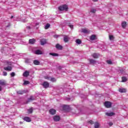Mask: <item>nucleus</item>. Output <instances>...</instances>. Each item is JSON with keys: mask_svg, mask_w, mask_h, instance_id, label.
I'll return each instance as SVG.
<instances>
[{"mask_svg": "<svg viewBox=\"0 0 128 128\" xmlns=\"http://www.w3.org/2000/svg\"><path fill=\"white\" fill-rule=\"evenodd\" d=\"M24 76H30V72L28 71H26L24 74H23Z\"/></svg>", "mask_w": 128, "mask_h": 128, "instance_id": "17", "label": "nucleus"}, {"mask_svg": "<svg viewBox=\"0 0 128 128\" xmlns=\"http://www.w3.org/2000/svg\"><path fill=\"white\" fill-rule=\"evenodd\" d=\"M31 60L30 59L27 58L25 60V62H27L28 64H30V62Z\"/></svg>", "mask_w": 128, "mask_h": 128, "instance_id": "35", "label": "nucleus"}, {"mask_svg": "<svg viewBox=\"0 0 128 128\" xmlns=\"http://www.w3.org/2000/svg\"><path fill=\"white\" fill-rule=\"evenodd\" d=\"M122 82H126V80H128V79L126 77H122Z\"/></svg>", "mask_w": 128, "mask_h": 128, "instance_id": "26", "label": "nucleus"}, {"mask_svg": "<svg viewBox=\"0 0 128 128\" xmlns=\"http://www.w3.org/2000/svg\"><path fill=\"white\" fill-rule=\"evenodd\" d=\"M89 60L90 62V64H96V60L93 59H90Z\"/></svg>", "mask_w": 128, "mask_h": 128, "instance_id": "24", "label": "nucleus"}, {"mask_svg": "<svg viewBox=\"0 0 128 128\" xmlns=\"http://www.w3.org/2000/svg\"><path fill=\"white\" fill-rule=\"evenodd\" d=\"M29 42H30V44H34V42H36V40H34V39H30L29 40Z\"/></svg>", "mask_w": 128, "mask_h": 128, "instance_id": "20", "label": "nucleus"}, {"mask_svg": "<svg viewBox=\"0 0 128 128\" xmlns=\"http://www.w3.org/2000/svg\"><path fill=\"white\" fill-rule=\"evenodd\" d=\"M17 94H24V91L22 90L17 91Z\"/></svg>", "mask_w": 128, "mask_h": 128, "instance_id": "31", "label": "nucleus"}, {"mask_svg": "<svg viewBox=\"0 0 128 128\" xmlns=\"http://www.w3.org/2000/svg\"><path fill=\"white\" fill-rule=\"evenodd\" d=\"M60 36L58 35L55 34L54 35V37L55 38H58Z\"/></svg>", "mask_w": 128, "mask_h": 128, "instance_id": "43", "label": "nucleus"}, {"mask_svg": "<svg viewBox=\"0 0 128 128\" xmlns=\"http://www.w3.org/2000/svg\"><path fill=\"white\" fill-rule=\"evenodd\" d=\"M120 72L121 74H124V68H120Z\"/></svg>", "mask_w": 128, "mask_h": 128, "instance_id": "27", "label": "nucleus"}, {"mask_svg": "<svg viewBox=\"0 0 128 128\" xmlns=\"http://www.w3.org/2000/svg\"><path fill=\"white\" fill-rule=\"evenodd\" d=\"M7 74H8V73L6 72H3V76H7Z\"/></svg>", "mask_w": 128, "mask_h": 128, "instance_id": "45", "label": "nucleus"}, {"mask_svg": "<svg viewBox=\"0 0 128 128\" xmlns=\"http://www.w3.org/2000/svg\"><path fill=\"white\" fill-rule=\"evenodd\" d=\"M90 124H94V121L90 120L89 121Z\"/></svg>", "mask_w": 128, "mask_h": 128, "instance_id": "46", "label": "nucleus"}, {"mask_svg": "<svg viewBox=\"0 0 128 128\" xmlns=\"http://www.w3.org/2000/svg\"><path fill=\"white\" fill-rule=\"evenodd\" d=\"M50 26V24H47L44 27L45 30H48V28Z\"/></svg>", "mask_w": 128, "mask_h": 128, "instance_id": "29", "label": "nucleus"}, {"mask_svg": "<svg viewBox=\"0 0 128 128\" xmlns=\"http://www.w3.org/2000/svg\"><path fill=\"white\" fill-rule=\"evenodd\" d=\"M106 115L108 116H114V112H106Z\"/></svg>", "mask_w": 128, "mask_h": 128, "instance_id": "10", "label": "nucleus"}, {"mask_svg": "<svg viewBox=\"0 0 128 128\" xmlns=\"http://www.w3.org/2000/svg\"><path fill=\"white\" fill-rule=\"evenodd\" d=\"M54 122H58L60 120V118L58 116H54Z\"/></svg>", "mask_w": 128, "mask_h": 128, "instance_id": "7", "label": "nucleus"}, {"mask_svg": "<svg viewBox=\"0 0 128 128\" xmlns=\"http://www.w3.org/2000/svg\"><path fill=\"white\" fill-rule=\"evenodd\" d=\"M10 74H11V76L12 77L14 76H16V74L14 72H12Z\"/></svg>", "mask_w": 128, "mask_h": 128, "instance_id": "41", "label": "nucleus"}, {"mask_svg": "<svg viewBox=\"0 0 128 128\" xmlns=\"http://www.w3.org/2000/svg\"><path fill=\"white\" fill-rule=\"evenodd\" d=\"M30 84V82L28 81H24V84Z\"/></svg>", "mask_w": 128, "mask_h": 128, "instance_id": "40", "label": "nucleus"}, {"mask_svg": "<svg viewBox=\"0 0 128 128\" xmlns=\"http://www.w3.org/2000/svg\"><path fill=\"white\" fill-rule=\"evenodd\" d=\"M58 8L60 12H63L64 10L66 12L68 9V7L67 6V5L64 4L60 6Z\"/></svg>", "mask_w": 128, "mask_h": 128, "instance_id": "1", "label": "nucleus"}, {"mask_svg": "<svg viewBox=\"0 0 128 128\" xmlns=\"http://www.w3.org/2000/svg\"><path fill=\"white\" fill-rule=\"evenodd\" d=\"M68 40H70L68 36H64V42H68Z\"/></svg>", "mask_w": 128, "mask_h": 128, "instance_id": "15", "label": "nucleus"}, {"mask_svg": "<svg viewBox=\"0 0 128 128\" xmlns=\"http://www.w3.org/2000/svg\"><path fill=\"white\" fill-rule=\"evenodd\" d=\"M119 92H126V88H120L119 89Z\"/></svg>", "mask_w": 128, "mask_h": 128, "instance_id": "18", "label": "nucleus"}, {"mask_svg": "<svg viewBox=\"0 0 128 128\" xmlns=\"http://www.w3.org/2000/svg\"><path fill=\"white\" fill-rule=\"evenodd\" d=\"M28 114H32V108L28 110Z\"/></svg>", "mask_w": 128, "mask_h": 128, "instance_id": "38", "label": "nucleus"}, {"mask_svg": "<svg viewBox=\"0 0 128 128\" xmlns=\"http://www.w3.org/2000/svg\"><path fill=\"white\" fill-rule=\"evenodd\" d=\"M108 124H109L110 126H112V124H114L112 122H110L108 123Z\"/></svg>", "mask_w": 128, "mask_h": 128, "instance_id": "44", "label": "nucleus"}, {"mask_svg": "<svg viewBox=\"0 0 128 128\" xmlns=\"http://www.w3.org/2000/svg\"><path fill=\"white\" fill-rule=\"evenodd\" d=\"M2 90V86H0V90Z\"/></svg>", "mask_w": 128, "mask_h": 128, "instance_id": "48", "label": "nucleus"}, {"mask_svg": "<svg viewBox=\"0 0 128 128\" xmlns=\"http://www.w3.org/2000/svg\"><path fill=\"white\" fill-rule=\"evenodd\" d=\"M96 36L94 34H92L90 36V40H96Z\"/></svg>", "mask_w": 128, "mask_h": 128, "instance_id": "14", "label": "nucleus"}, {"mask_svg": "<svg viewBox=\"0 0 128 128\" xmlns=\"http://www.w3.org/2000/svg\"><path fill=\"white\" fill-rule=\"evenodd\" d=\"M33 52L35 54H42V52L40 50H38L34 51Z\"/></svg>", "mask_w": 128, "mask_h": 128, "instance_id": "6", "label": "nucleus"}, {"mask_svg": "<svg viewBox=\"0 0 128 128\" xmlns=\"http://www.w3.org/2000/svg\"><path fill=\"white\" fill-rule=\"evenodd\" d=\"M4 70H6L7 72H12V68L11 66H8L7 67H4Z\"/></svg>", "mask_w": 128, "mask_h": 128, "instance_id": "5", "label": "nucleus"}, {"mask_svg": "<svg viewBox=\"0 0 128 128\" xmlns=\"http://www.w3.org/2000/svg\"><path fill=\"white\" fill-rule=\"evenodd\" d=\"M68 106L66 105H64L63 106V110H68Z\"/></svg>", "mask_w": 128, "mask_h": 128, "instance_id": "32", "label": "nucleus"}, {"mask_svg": "<svg viewBox=\"0 0 128 128\" xmlns=\"http://www.w3.org/2000/svg\"><path fill=\"white\" fill-rule=\"evenodd\" d=\"M24 120L26 122H32V120H30V117H25L24 118Z\"/></svg>", "mask_w": 128, "mask_h": 128, "instance_id": "13", "label": "nucleus"}, {"mask_svg": "<svg viewBox=\"0 0 128 128\" xmlns=\"http://www.w3.org/2000/svg\"><path fill=\"white\" fill-rule=\"evenodd\" d=\"M104 104L106 108H112V104L110 102H106Z\"/></svg>", "mask_w": 128, "mask_h": 128, "instance_id": "2", "label": "nucleus"}, {"mask_svg": "<svg viewBox=\"0 0 128 128\" xmlns=\"http://www.w3.org/2000/svg\"><path fill=\"white\" fill-rule=\"evenodd\" d=\"M106 62L108 64H112V60H108Z\"/></svg>", "mask_w": 128, "mask_h": 128, "instance_id": "34", "label": "nucleus"}, {"mask_svg": "<svg viewBox=\"0 0 128 128\" xmlns=\"http://www.w3.org/2000/svg\"><path fill=\"white\" fill-rule=\"evenodd\" d=\"M94 128H100V123L96 122L94 123Z\"/></svg>", "mask_w": 128, "mask_h": 128, "instance_id": "22", "label": "nucleus"}, {"mask_svg": "<svg viewBox=\"0 0 128 128\" xmlns=\"http://www.w3.org/2000/svg\"><path fill=\"white\" fill-rule=\"evenodd\" d=\"M93 2H98V0H92Z\"/></svg>", "mask_w": 128, "mask_h": 128, "instance_id": "49", "label": "nucleus"}, {"mask_svg": "<svg viewBox=\"0 0 128 128\" xmlns=\"http://www.w3.org/2000/svg\"><path fill=\"white\" fill-rule=\"evenodd\" d=\"M56 47L57 50H62V46L60 45V44H57Z\"/></svg>", "mask_w": 128, "mask_h": 128, "instance_id": "16", "label": "nucleus"}, {"mask_svg": "<svg viewBox=\"0 0 128 128\" xmlns=\"http://www.w3.org/2000/svg\"><path fill=\"white\" fill-rule=\"evenodd\" d=\"M50 80L52 82H56V78H50Z\"/></svg>", "mask_w": 128, "mask_h": 128, "instance_id": "28", "label": "nucleus"}, {"mask_svg": "<svg viewBox=\"0 0 128 128\" xmlns=\"http://www.w3.org/2000/svg\"><path fill=\"white\" fill-rule=\"evenodd\" d=\"M122 28H126V22H124L122 24Z\"/></svg>", "mask_w": 128, "mask_h": 128, "instance_id": "19", "label": "nucleus"}, {"mask_svg": "<svg viewBox=\"0 0 128 128\" xmlns=\"http://www.w3.org/2000/svg\"><path fill=\"white\" fill-rule=\"evenodd\" d=\"M42 86L45 88H48L50 86V84L48 82H44L42 84Z\"/></svg>", "mask_w": 128, "mask_h": 128, "instance_id": "3", "label": "nucleus"}, {"mask_svg": "<svg viewBox=\"0 0 128 128\" xmlns=\"http://www.w3.org/2000/svg\"><path fill=\"white\" fill-rule=\"evenodd\" d=\"M82 32L84 34H88L90 32V30L88 28H82Z\"/></svg>", "mask_w": 128, "mask_h": 128, "instance_id": "8", "label": "nucleus"}, {"mask_svg": "<svg viewBox=\"0 0 128 128\" xmlns=\"http://www.w3.org/2000/svg\"><path fill=\"white\" fill-rule=\"evenodd\" d=\"M44 78H45V80H50V78L48 76H45Z\"/></svg>", "mask_w": 128, "mask_h": 128, "instance_id": "36", "label": "nucleus"}, {"mask_svg": "<svg viewBox=\"0 0 128 128\" xmlns=\"http://www.w3.org/2000/svg\"><path fill=\"white\" fill-rule=\"evenodd\" d=\"M109 38H110V40H112L114 38L112 36V35H110Z\"/></svg>", "mask_w": 128, "mask_h": 128, "instance_id": "33", "label": "nucleus"}, {"mask_svg": "<svg viewBox=\"0 0 128 128\" xmlns=\"http://www.w3.org/2000/svg\"><path fill=\"white\" fill-rule=\"evenodd\" d=\"M92 56H93L94 58H98L100 56V54L98 53H94L92 54Z\"/></svg>", "mask_w": 128, "mask_h": 128, "instance_id": "12", "label": "nucleus"}, {"mask_svg": "<svg viewBox=\"0 0 128 128\" xmlns=\"http://www.w3.org/2000/svg\"><path fill=\"white\" fill-rule=\"evenodd\" d=\"M76 44H82V40L80 39H78L76 40Z\"/></svg>", "mask_w": 128, "mask_h": 128, "instance_id": "30", "label": "nucleus"}, {"mask_svg": "<svg viewBox=\"0 0 128 128\" xmlns=\"http://www.w3.org/2000/svg\"><path fill=\"white\" fill-rule=\"evenodd\" d=\"M68 26L71 28V30L74 28V25L72 24H68Z\"/></svg>", "mask_w": 128, "mask_h": 128, "instance_id": "39", "label": "nucleus"}, {"mask_svg": "<svg viewBox=\"0 0 128 128\" xmlns=\"http://www.w3.org/2000/svg\"><path fill=\"white\" fill-rule=\"evenodd\" d=\"M36 100V97L34 96H31L28 100V102H30V100Z\"/></svg>", "mask_w": 128, "mask_h": 128, "instance_id": "21", "label": "nucleus"}, {"mask_svg": "<svg viewBox=\"0 0 128 128\" xmlns=\"http://www.w3.org/2000/svg\"><path fill=\"white\" fill-rule=\"evenodd\" d=\"M49 112L50 114H52V116H54V114H56V110L54 108L50 109L49 110Z\"/></svg>", "mask_w": 128, "mask_h": 128, "instance_id": "4", "label": "nucleus"}, {"mask_svg": "<svg viewBox=\"0 0 128 128\" xmlns=\"http://www.w3.org/2000/svg\"><path fill=\"white\" fill-rule=\"evenodd\" d=\"M14 18V16H11V18Z\"/></svg>", "mask_w": 128, "mask_h": 128, "instance_id": "51", "label": "nucleus"}, {"mask_svg": "<svg viewBox=\"0 0 128 128\" xmlns=\"http://www.w3.org/2000/svg\"><path fill=\"white\" fill-rule=\"evenodd\" d=\"M36 26H38V23H36Z\"/></svg>", "mask_w": 128, "mask_h": 128, "instance_id": "50", "label": "nucleus"}, {"mask_svg": "<svg viewBox=\"0 0 128 128\" xmlns=\"http://www.w3.org/2000/svg\"><path fill=\"white\" fill-rule=\"evenodd\" d=\"M6 64H8V66H12V62H6Z\"/></svg>", "mask_w": 128, "mask_h": 128, "instance_id": "42", "label": "nucleus"}, {"mask_svg": "<svg viewBox=\"0 0 128 128\" xmlns=\"http://www.w3.org/2000/svg\"><path fill=\"white\" fill-rule=\"evenodd\" d=\"M50 56H58V54L56 53H50Z\"/></svg>", "mask_w": 128, "mask_h": 128, "instance_id": "23", "label": "nucleus"}, {"mask_svg": "<svg viewBox=\"0 0 128 128\" xmlns=\"http://www.w3.org/2000/svg\"><path fill=\"white\" fill-rule=\"evenodd\" d=\"M40 44L42 46H44V44H46V39H42L40 40Z\"/></svg>", "mask_w": 128, "mask_h": 128, "instance_id": "11", "label": "nucleus"}, {"mask_svg": "<svg viewBox=\"0 0 128 128\" xmlns=\"http://www.w3.org/2000/svg\"><path fill=\"white\" fill-rule=\"evenodd\" d=\"M34 64H36V66H38L40 64V62L38 60H35L34 61Z\"/></svg>", "mask_w": 128, "mask_h": 128, "instance_id": "25", "label": "nucleus"}, {"mask_svg": "<svg viewBox=\"0 0 128 128\" xmlns=\"http://www.w3.org/2000/svg\"><path fill=\"white\" fill-rule=\"evenodd\" d=\"M0 86H6V82L4 80H0Z\"/></svg>", "mask_w": 128, "mask_h": 128, "instance_id": "9", "label": "nucleus"}, {"mask_svg": "<svg viewBox=\"0 0 128 128\" xmlns=\"http://www.w3.org/2000/svg\"><path fill=\"white\" fill-rule=\"evenodd\" d=\"M26 28L28 30H30V26H27Z\"/></svg>", "mask_w": 128, "mask_h": 128, "instance_id": "47", "label": "nucleus"}, {"mask_svg": "<svg viewBox=\"0 0 128 128\" xmlns=\"http://www.w3.org/2000/svg\"><path fill=\"white\" fill-rule=\"evenodd\" d=\"M96 12V9H91L90 10V12H93V14H94V12Z\"/></svg>", "mask_w": 128, "mask_h": 128, "instance_id": "37", "label": "nucleus"}]
</instances>
